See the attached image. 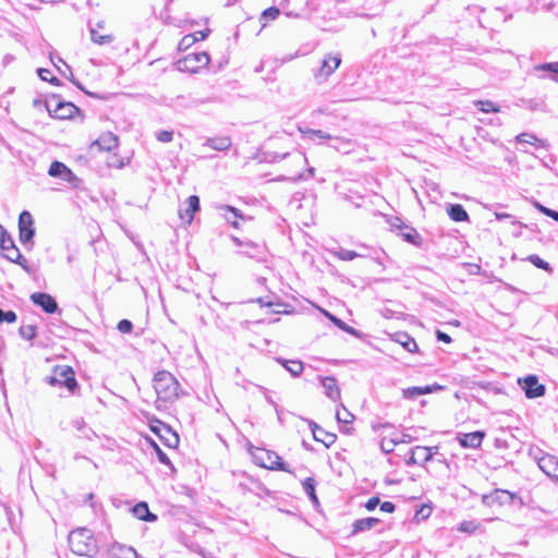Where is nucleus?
<instances>
[{
  "instance_id": "obj_1",
  "label": "nucleus",
  "mask_w": 558,
  "mask_h": 558,
  "mask_svg": "<svg viewBox=\"0 0 558 558\" xmlns=\"http://www.w3.org/2000/svg\"><path fill=\"white\" fill-rule=\"evenodd\" d=\"M69 545L71 550L78 556L94 557L98 551L93 532L85 527L76 529L70 533Z\"/></svg>"
},
{
  "instance_id": "obj_2",
  "label": "nucleus",
  "mask_w": 558,
  "mask_h": 558,
  "mask_svg": "<svg viewBox=\"0 0 558 558\" xmlns=\"http://www.w3.org/2000/svg\"><path fill=\"white\" fill-rule=\"evenodd\" d=\"M154 389L159 401L173 402L179 397L180 385L171 373L159 371L154 376Z\"/></svg>"
},
{
  "instance_id": "obj_3",
  "label": "nucleus",
  "mask_w": 558,
  "mask_h": 558,
  "mask_svg": "<svg viewBox=\"0 0 558 558\" xmlns=\"http://www.w3.org/2000/svg\"><path fill=\"white\" fill-rule=\"evenodd\" d=\"M248 451L256 465L268 470L291 473L289 466L282 462L281 457L276 452L253 446L248 448Z\"/></svg>"
},
{
  "instance_id": "obj_4",
  "label": "nucleus",
  "mask_w": 558,
  "mask_h": 558,
  "mask_svg": "<svg viewBox=\"0 0 558 558\" xmlns=\"http://www.w3.org/2000/svg\"><path fill=\"white\" fill-rule=\"evenodd\" d=\"M45 381L53 387H65L71 393L77 388L75 373L71 366L58 365L53 368L52 374L47 376Z\"/></svg>"
},
{
  "instance_id": "obj_5",
  "label": "nucleus",
  "mask_w": 558,
  "mask_h": 558,
  "mask_svg": "<svg viewBox=\"0 0 558 558\" xmlns=\"http://www.w3.org/2000/svg\"><path fill=\"white\" fill-rule=\"evenodd\" d=\"M0 248L7 259L22 266L29 272L27 259L21 254L12 236L2 226H0Z\"/></svg>"
},
{
  "instance_id": "obj_6",
  "label": "nucleus",
  "mask_w": 558,
  "mask_h": 558,
  "mask_svg": "<svg viewBox=\"0 0 558 558\" xmlns=\"http://www.w3.org/2000/svg\"><path fill=\"white\" fill-rule=\"evenodd\" d=\"M19 232L20 241L23 245H33V238L35 235L34 220L31 213L26 210L20 214Z\"/></svg>"
},
{
  "instance_id": "obj_7",
  "label": "nucleus",
  "mask_w": 558,
  "mask_h": 558,
  "mask_svg": "<svg viewBox=\"0 0 558 558\" xmlns=\"http://www.w3.org/2000/svg\"><path fill=\"white\" fill-rule=\"evenodd\" d=\"M341 64V57L339 54H327L322 62L319 69L314 73L316 81L320 84L326 82L327 78L339 68Z\"/></svg>"
},
{
  "instance_id": "obj_8",
  "label": "nucleus",
  "mask_w": 558,
  "mask_h": 558,
  "mask_svg": "<svg viewBox=\"0 0 558 558\" xmlns=\"http://www.w3.org/2000/svg\"><path fill=\"white\" fill-rule=\"evenodd\" d=\"M49 113L57 119H70L77 111V107L72 102H62L57 99H51L47 102Z\"/></svg>"
},
{
  "instance_id": "obj_9",
  "label": "nucleus",
  "mask_w": 558,
  "mask_h": 558,
  "mask_svg": "<svg viewBox=\"0 0 558 558\" xmlns=\"http://www.w3.org/2000/svg\"><path fill=\"white\" fill-rule=\"evenodd\" d=\"M209 60L207 52L190 53L182 61H179L178 65L180 70L196 72L197 69L206 66Z\"/></svg>"
},
{
  "instance_id": "obj_10",
  "label": "nucleus",
  "mask_w": 558,
  "mask_h": 558,
  "mask_svg": "<svg viewBox=\"0 0 558 558\" xmlns=\"http://www.w3.org/2000/svg\"><path fill=\"white\" fill-rule=\"evenodd\" d=\"M48 174L52 178H59L72 186H76L78 182L74 172L61 161H53L49 167Z\"/></svg>"
},
{
  "instance_id": "obj_11",
  "label": "nucleus",
  "mask_w": 558,
  "mask_h": 558,
  "mask_svg": "<svg viewBox=\"0 0 558 558\" xmlns=\"http://www.w3.org/2000/svg\"><path fill=\"white\" fill-rule=\"evenodd\" d=\"M514 494L506 489H495L490 494L483 495L482 502L486 506H504L512 504Z\"/></svg>"
},
{
  "instance_id": "obj_12",
  "label": "nucleus",
  "mask_w": 558,
  "mask_h": 558,
  "mask_svg": "<svg viewBox=\"0 0 558 558\" xmlns=\"http://www.w3.org/2000/svg\"><path fill=\"white\" fill-rule=\"evenodd\" d=\"M519 384L529 399L538 398L545 393V386L538 383L535 375L526 376L523 380H519Z\"/></svg>"
},
{
  "instance_id": "obj_13",
  "label": "nucleus",
  "mask_w": 558,
  "mask_h": 558,
  "mask_svg": "<svg viewBox=\"0 0 558 558\" xmlns=\"http://www.w3.org/2000/svg\"><path fill=\"white\" fill-rule=\"evenodd\" d=\"M151 430L159 436L161 441L169 448H177L179 445L178 434L170 426L159 422L158 425L151 426Z\"/></svg>"
},
{
  "instance_id": "obj_14",
  "label": "nucleus",
  "mask_w": 558,
  "mask_h": 558,
  "mask_svg": "<svg viewBox=\"0 0 558 558\" xmlns=\"http://www.w3.org/2000/svg\"><path fill=\"white\" fill-rule=\"evenodd\" d=\"M31 300L48 314H53L58 311L57 301L48 293L35 292L31 295Z\"/></svg>"
},
{
  "instance_id": "obj_15",
  "label": "nucleus",
  "mask_w": 558,
  "mask_h": 558,
  "mask_svg": "<svg viewBox=\"0 0 558 558\" xmlns=\"http://www.w3.org/2000/svg\"><path fill=\"white\" fill-rule=\"evenodd\" d=\"M539 469L549 477L558 482V458L551 454H544L537 461Z\"/></svg>"
},
{
  "instance_id": "obj_16",
  "label": "nucleus",
  "mask_w": 558,
  "mask_h": 558,
  "mask_svg": "<svg viewBox=\"0 0 558 558\" xmlns=\"http://www.w3.org/2000/svg\"><path fill=\"white\" fill-rule=\"evenodd\" d=\"M484 438L485 433L481 430L458 435V441L463 448L476 449L481 447Z\"/></svg>"
},
{
  "instance_id": "obj_17",
  "label": "nucleus",
  "mask_w": 558,
  "mask_h": 558,
  "mask_svg": "<svg viewBox=\"0 0 558 558\" xmlns=\"http://www.w3.org/2000/svg\"><path fill=\"white\" fill-rule=\"evenodd\" d=\"M187 206L185 208L179 209V216L181 219L185 220L187 223H191L194 214L199 210V198L196 195H191L187 201Z\"/></svg>"
},
{
  "instance_id": "obj_18",
  "label": "nucleus",
  "mask_w": 558,
  "mask_h": 558,
  "mask_svg": "<svg viewBox=\"0 0 558 558\" xmlns=\"http://www.w3.org/2000/svg\"><path fill=\"white\" fill-rule=\"evenodd\" d=\"M217 209L227 222L231 223L234 228H239L238 220L243 219V215L240 209L229 205H219L217 206Z\"/></svg>"
},
{
  "instance_id": "obj_19",
  "label": "nucleus",
  "mask_w": 558,
  "mask_h": 558,
  "mask_svg": "<svg viewBox=\"0 0 558 558\" xmlns=\"http://www.w3.org/2000/svg\"><path fill=\"white\" fill-rule=\"evenodd\" d=\"M441 389L439 385H427L423 387H410L402 390V397L404 399H415L418 396L432 393Z\"/></svg>"
},
{
  "instance_id": "obj_20",
  "label": "nucleus",
  "mask_w": 558,
  "mask_h": 558,
  "mask_svg": "<svg viewBox=\"0 0 558 558\" xmlns=\"http://www.w3.org/2000/svg\"><path fill=\"white\" fill-rule=\"evenodd\" d=\"M109 553L111 558H137V553L133 547L119 543L113 544Z\"/></svg>"
},
{
  "instance_id": "obj_21",
  "label": "nucleus",
  "mask_w": 558,
  "mask_h": 558,
  "mask_svg": "<svg viewBox=\"0 0 558 558\" xmlns=\"http://www.w3.org/2000/svg\"><path fill=\"white\" fill-rule=\"evenodd\" d=\"M311 429H312L314 439L316 441L323 442L326 447H330L336 441L335 434L324 430L315 423H311Z\"/></svg>"
},
{
  "instance_id": "obj_22",
  "label": "nucleus",
  "mask_w": 558,
  "mask_h": 558,
  "mask_svg": "<svg viewBox=\"0 0 558 558\" xmlns=\"http://www.w3.org/2000/svg\"><path fill=\"white\" fill-rule=\"evenodd\" d=\"M299 132L306 140L317 141L318 144H323L324 141L331 140L332 136L329 133H326L322 130H313L310 128L299 126Z\"/></svg>"
},
{
  "instance_id": "obj_23",
  "label": "nucleus",
  "mask_w": 558,
  "mask_h": 558,
  "mask_svg": "<svg viewBox=\"0 0 558 558\" xmlns=\"http://www.w3.org/2000/svg\"><path fill=\"white\" fill-rule=\"evenodd\" d=\"M98 146L100 150L110 151L118 146V137L113 133H105L93 144Z\"/></svg>"
},
{
  "instance_id": "obj_24",
  "label": "nucleus",
  "mask_w": 558,
  "mask_h": 558,
  "mask_svg": "<svg viewBox=\"0 0 558 558\" xmlns=\"http://www.w3.org/2000/svg\"><path fill=\"white\" fill-rule=\"evenodd\" d=\"M322 386L324 388L325 395L329 399L336 401L340 398V389L335 377L322 378Z\"/></svg>"
},
{
  "instance_id": "obj_25",
  "label": "nucleus",
  "mask_w": 558,
  "mask_h": 558,
  "mask_svg": "<svg viewBox=\"0 0 558 558\" xmlns=\"http://www.w3.org/2000/svg\"><path fill=\"white\" fill-rule=\"evenodd\" d=\"M275 361L282 365L293 377L300 376L304 369V364L300 360L276 357Z\"/></svg>"
},
{
  "instance_id": "obj_26",
  "label": "nucleus",
  "mask_w": 558,
  "mask_h": 558,
  "mask_svg": "<svg viewBox=\"0 0 558 558\" xmlns=\"http://www.w3.org/2000/svg\"><path fill=\"white\" fill-rule=\"evenodd\" d=\"M378 523H379V520L376 518H363V519L355 520L352 523V533L351 534L355 535V534H359V533H362L365 531H369L374 526H376Z\"/></svg>"
},
{
  "instance_id": "obj_27",
  "label": "nucleus",
  "mask_w": 558,
  "mask_h": 558,
  "mask_svg": "<svg viewBox=\"0 0 558 558\" xmlns=\"http://www.w3.org/2000/svg\"><path fill=\"white\" fill-rule=\"evenodd\" d=\"M206 146H209L210 148L223 151L230 148L231 146V138L229 136H218V137H210L207 138L205 142Z\"/></svg>"
},
{
  "instance_id": "obj_28",
  "label": "nucleus",
  "mask_w": 558,
  "mask_h": 558,
  "mask_svg": "<svg viewBox=\"0 0 558 558\" xmlns=\"http://www.w3.org/2000/svg\"><path fill=\"white\" fill-rule=\"evenodd\" d=\"M448 216L451 220L461 222V221H468L469 215L466 210L463 208L460 204H451L447 208Z\"/></svg>"
},
{
  "instance_id": "obj_29",
  "label": "nucleus",
  "mask_w": 558,
  "mask_h": 558,
  "mask_svg": "<svg viewBox=\"0 0 558 558\" xmlns=\"http://www.w3.org/2000/svg\"><path fill=\"white\" fill-rule=\"evenodd\" d=\"M132 511L137 519L143 521L151 522L157 519V517L149 511L146 502L135 505L132 508Z\"/></svg>"
},
{
  "instance_id": "obj_30",
  "label": "nucleus",
  "mask_w": 558,
  "mask_h": 558,
  "mask_svg": "<svg viewBox=\"0 0 558 558\" xmlns=\"http://www.w3.org/2000/svg\"><path fill=\"white\" fill-rule=\"evenodd\" d=\"M330 147L339 153L348 154L353 149V142L349 138L332 136Z\"/></svg>"
},
{
  "instance_id": "obj_31",
  "label": "nucleus",
  "mask_w": 558,
  "mask_h": 558,
  "mask_svg": "<svg viewBox=\"0 0 558 558\" xmlns=\"http://www.w3.org/2000/svg\"><path fill=\"white\" fill-rule=\"evenodd\" d=\"M89 32H90L92 41L97 45H100V46L107 45V44H111L114 40L113 35H111V34L101 35V34H99L98 29L94 26H90Z\"/></svg>"
},
{
  "instance_id": "obj_32",
  "label": "nucleus",
  "mask_w": 558,
  "mask_h": 558,
  "mask_svg": "<svg viewBox=\"0 0 558 558\" xmlns=\"http://www.w3.org/2000/svg\"><path fill=\"white\" fill-rule=\"evenodd\" d=\"M324 315L330 320L339 329L350 333V335H353V336H357L359 332L356 329H354L353 327L347 325L343 320H341L340 318L336 317L335 315L330 314L329 312L327 311H323Z\"/></svg>"
},
{
  "instance_id": "obj_33",
  "label": "nucleus",
  "mask_w": 558,
  "mask_h": 558,
  "mask_svg": "<svg viewBox=\"0 0 558 558\" xmlns=\"http://www.w3.org/2000/svg\"><path fill=\"white\" fill-rule=\"evenodd\" d=\"M397 341L409 352L417 351L416 341L408 333H398Z\"/></svg>"
},
{
  "instance_id": "obj_34",
  "label": "nucleus",
  "mask_w": 558,
  "mask_h": 558,
  "mask_svg": "<svg viewBox=\"0 0 558 558\" xmlns=\"http://www.w3.org/2000/svg\"><path fill=\"white\" fill-rule=\"evenodd\" d=\"M397 445L398 440L395 433L391 436H384L380 441V448L385 453L392 452Z\"/></svg>"
},
{
  "instance_id": "obj_35",
  "label": "nucleus",
  "mask_w": 558,
  "mask_h": 558,
  "mask_svg": "<svg viewBox=\"0 0 558 558\" xmlns=\"http://www.w3.org/2000/svg\"><path fill=\"white\" fill-rule=\"evenodd\" d=\"M474 106L483 112H499V107L490 100H476Z\"/></svg>"
},
{
  "instance_id": "obj_36",
  "label": "nucleus",
  "mask_w": 558,
  "mask_h": 558,
  "mask_svg": "<svg viewBox=\"0 0 558 558\" xmlns=\"http://www.w3.org/2000/svg\"><path fill=\"white\" fill-rule=\"evenodd\" d=\"M303 489L305 494L308 496V498L314 502L318 504L317 496L315 494V481L312 477L306 478L303 482Z\"/></svg>"
},
{
  "instance_id": "obj_37",
  "label": "nucleus",
  "mask_w": 558,
  "mask_h": 558,
  "mask_svg": "<svg viewBox=\"0 0 558 558\" xmlns=\"http://www.w3.org/2000/svg\"><path fill=\"white\" fill-rule=\"evenodd\" d=\"M518 143H526L534 146H543V141L530 133H521L517 136Z\"/></svg>"
},
{
  "instance_id": "obj_38",
  "label": "nucleus",
  "mask_w": 558,
  "mask_h": 558,
  "mask_svg": "<svg viewBox=\"0 0 558 558\" xmlns=\"http://www.w3.org/2000/svg\"><path fill=\"white\" fill-rule=\"evenodd\" d=\"M527 260L531 262L535 267L539 268V269H543L545 271H547L548 274H551L553 272V268L550 267V265L545 262L544 259H542L538 255H530L527 257Z\"/></svg>"
},
{
  "instance_id": "obj_39",
  "label": "nucleus",
  "mask_w": 558,
  "mask_h": 558,
  "mask_svg": "<svg viewBox=\"0 0 558 558\" xmlns=\"http://www.w3.org/2000/svg\"><path fill=\"white\" fill-rule=\"evenodd\" d=\"M413 456H416L418 459V464H424L428 461H430V456L426 447L424 446H416L413 448Z\"/></svg>"
},
{
  "instance_id": "obj_40",
  "label": "nucleus",
  "mask_w": 558,
  "mask_h": 558,
  "mask_svg": "<svg viewBox=\"0 0 558 558\" xmlns=\"http://www.w3.org/2000/svg\"><path fill=\"white\" fill-rule=\"evenodd\" d=\"M536 71H547L551 73V78L558 80V62L555 63H543L535 66Z\"/></svg>"
},
{
  "instance_id": "obj_41",
  "label": "nucleus",
  "mask_w": 558,
  "mask_h": 558,
  "mask_svg": "<svg viewBox=\"0 0 558 558\" xmlns=\"http://www.w3.org/2000/svg\"><path fill=\"white\" fill-rule=\"evenodd\" d=\"M20 336L25 340H33L36 337V327L34 325H24L20 327Z\"/></svg>"
},
{
  "instance_id": "obj_42",
  "label": "nucleus",
  "mask_w": 558,
  "mask_h": 558,
  "mask_svg": "<svg viewBox=\"0 0 558 558\" xmlns=\"http://www.w3.org/2000/svg\"><path fill=\"white\" fill-rule=\"evenodd\" d=\"M534 207L542 214H544L545 216L554 219L555 221H558V211L556 210H553L548 207H545L544 205H542L541 203L538 202H534Z\"/></svg>"
},
{
  "instance_id": "obj_43",
  "label": "nucleus",
  "mask_w": 558,
  "mask_h": 558,
  "mask_svg": "<svg viewBox=\"0 0 558 558\" xmlns=\"http://www.w3.org/2000/svg\"><path fill=\"white\" fill-rule=\"evenodd\" d=\"M280 14V10L276 7H270L263 11L260 20L265 21H274L276 20Z\"/></svg>"
},
{
  "instance_id": "obj_44",
  "label": "nucleus",
  "mask_w": 558,
  "mask_h": 558,
  "mask_svg": "<svg viewBox=\"0 0 558 558\" xmlns=\"http://www.w3.org/2000/svg\"><path fill=\"white\" fill-rule=\"evenodd\" d=\"M335 255L341 260H353L360 256L356 252L344 248H340Z\"/></svg>"
},
{
  "instance_id": "obj_45",
  "label": "nucleus",
  "mask_w": 558,
  "mask_h": 558,
  "mask_svg": "<svg viewBox=\"0 0 558 558\" xmlns=\"http://www.w3.org/2000/svg\"><path fill=\"white\" fill-rule=\"evenodd\" d=\"M17 319V316L15 314V312L13 311H3L0 308V324L2 323H9V324H12V323H15Z\"/></svg>"
},
{
  "instance_id": "obj_46",
  "label": "nucleus",
  "mask_w": 558,
  "mask_h": 558,
  "mask_svg": "<svg viewBox=\"0 0 558 558\" xmlns=\"http://www.w3.org/2000/svg\"><path fill=\"white\" fill-rule=\"evenodd\" d=\"M336 417L338 422L345 424L351 423L353 420V415L345 408H342L341 411H337Z\"/></svg>"
},
{
  "instance_id": "obj_47",
  "label": "nucleus",
  "mask_w": 558,
  "mask_h": 558,
  "mask_svg": "<svg viewBox=\"0 0 558 558\" xmlns=\"http://www.w3.org/2000/svg\"><path fill=\"white\" fill-rule=\"evenodd\" d=\"M196 41H198V38L196 37V35H192V34L185 35L181 39V41L179 44V48L180 49H186V48H189L190 46H192Z\"/></svg>"
},
{
  "instance_id": "obj_48",
  "label": "nucleus",
  "mask_w": 558,
  "mask_h": 558,
  "mask_svg": "<svg viewBox=\"0 0 558 558\" xmlns=\"http://www.w3.org/2000/svg\"><path fill=\"white\" fill-rule=\"evenodd\" d=\"M118 330L122 333H129L132 331L133 329V324L131 320L129 319H122L118 323V326H117Z\"/></svg>"
},
{
  "instance_id": "obj_49",
  "label": "nucleus",
  "mask_w": 558,
  "mask_h": 558,
  "mask_svg": "<svg viewBox=\"0 0 558 558\" xmlns=\"http://www.w3.org/2000/svg\"><path fill=\"white\" fill-rule=\"evenodd\" d=\"M156 137L161 143H169L173 140V132L163 130V131L158 132Z\"/></svg>"
},
{
  "instance_id": "obj_50",
  "label": "nucleus",
  "mask_w": 558,
  "mask_h": 558,
  "mask_svg": "<svg viewBox=\"0 0 558 558\" xmlns=\"http://www.w3.org/2000/svg\"><path fill=\"white\" fill-rule=\"evenodd\" d=\"M402 238L404 241L417 245L416 239L418 238V234L415 230L411 229L408 232L402 233Z\"/></svg>"
},
{
  "instance_id": "obj_51",
  "label": "nucleus",
  "mask_w": 558,
  "mask_h": 558,
  "mask_svg": "<svg viewBox=\"0 0 558 558\" xmlns=\"http://www.w3.org/2000/svg\"><path fill=\"white\" fill-rule=\"evenodd\" d=\"M153 446L157 453L159 462L162 464L169 465L170 460H169L168 456L157 446V444L153 442Z\"/></svg>"
},
{
  "instance_id": "obj_52",
  "label": "nucleus",
  "mask_w": 558,
  "mask_h": 558,
  "mask_svg": "<svg viewBox=\"0 0 558 558\" xmlns=\"http://www.w3.org/2000/svg\"><path fill=\"white\" fill-rule=\"evenodd\" d=\"M476 529V524L474 522H471V521H463L461 522L460 526H459V531L461 532H473L475 531Z\"/></svg>"
},
{
  "instance_id": "obj_53",
  "label": "nucleus",
  "mask_w": 558,
  "mask_h": 558,
  "mask_svg": "<svg viewBox=\"0 0 558 558\" xmlns=\"http://www.w3.org/2000/svg\"><path fill=\"white\" fill-rule=\"evenodd\" d=\"M380 504V500L378 497H372L367 500V502L365 504V508L368 510V511H373L375 510V508Z\"/></svg>"
},
{
  "instance_id": "obj_54",
  "label": "nucleus",
  "mask_w": 558,
  "mask_h": 558,
  "mask_svg": "<svg viewBox=\"0 0 558 558\" xmlns=\"http://www.w3.org/2000/svg\"><path fill=\"white\" fill-rule=\"evenodd\" d=\"M397 437L398 444H410L412 441V437L404 433H395Z\"/></svg>"
},
{
  "instance_id": "obj_55",
  "label": "nucleus",
  "mask_w": 558,
  "mask_h": 558,
  "mask_svg": "<svg viewBox=\"0 0 558 558\" xmlns=\"http://www.w3.org/2000/svg\"><path fill=\"white\" fill-rule=\"evenodd\" d=\"M380 510L383 512L392 513L396 510V506L391 501H384L380 504Z\"/></svg>"
},
{
  "instance_id": "obj_56",
  "label": "nucleus",
  "mask_w": 558,
  "mask_h": 558,
  "mask_svg": "<svg viewBox=\"0 0 558 558\" xmlns=\"http://www.w3.org/2000/svg\"><path fill=\"white\" fill-rule=\"evenodd\" d=\"M293 161L298 165V166H304L307 163V158L304 154L302 153H296L295 155H293Z\"/></svg>"
},
{
  "instance_id": "obj_57",
  "label": "nucleus",
  "mask_w": 558,
  "mask_h": 558,
  "mask_svg": "<svg viewBox=\"0 0 558 558\" xmlns=\"http://www.w3.org/2000/svg\"><path fill=\"white\" fill-rule=\"evenodd\" d=\"M436 338L438 341H442L445 343H450L452 341V339L449 335H447L446 332H442L440 330L436 331Z\"/></svg>"
},
{
  "instance_id": "obj_58",
  "label": "nucleus",
  "mask_w": 558,
  "mask_h": 558,
  "mask_svg": "<svg viewBox=\"0 0 558 558\" xmlns=\"http://www.w3.org/2000/svg\"><path fill=\"white\" fill-rule=\"evenodd\" d=\"M50 74H51L50 71L47 69H38V75L43 81L48 82L49 77H51Z\"/></svg>"
},
{
  "instance_id": "obj_59",
  "label": "nucleus",
  "mask_w": 558,
  "mask_h": 558,
  "mask_svg": "<svg viewBox=\"0 0 558 558\" xmlns=\"http://www.w3.org/2000/svg\"><path fill=\"white\" fill-rule=\"evenodd\" d=\"M208 34H209V29H205V31L195 32L193 35H196L198 40H204L208 36Z\"/></svg>"
},
{
  "instance_id": "obj_60",
  "label": "nucleus",
  "mask_w": 558,
  "mask_h": 558,
  "mask_svg": "<svg viewBox=\"0 0 558 558\" xmlns=\"http://www.w3.org/2000/svg\"><path fill=\"white\" fill-rule=\"evenodd\" d=\"M407 464H418V459L416 458V456H413V449H411V454L407 460Z\"/></svg>"
},
{
  "instance_id": "obj_61",
  "label": "nucleus",
  "mask_w": 558,
  "mask_h": 558,
  "mask_svg": "<svg viewBox=\"0 0 558 558\" xmlns=\"http://www.w3.org/2000/svg\"><path fill=\"white\" fill-rule=\"evenodd\" d=\"M495 217H496V219H498V220L512 218V216H511V215L506 214V213H495Z\"/></svg>"
},
{
  "instance_id": "obj_62",
  "label": "nucleus",
  "mask_w": 558,
  "mask_h": 558,
  "mask_svg": "<svg viewBox=\"0 0 558 558\" xmlns=\"http://www.w3.org/2000/svg\"><path fill=\"white\" fill-rule=\"evenodd\" d=\"M50 59H51V62L58 68L59 71H60V68L58 66L57 63H63L69 69V66L64 63V61L60 57H58L57 60H54L53 56L51 54Z\"/></svg>"
},
{
  "instance_id": "obj_63",
  "label": "nucleus",
  "mask_w": 558,
  "mask_h": 558,
  "mask_svg": "<svg viewBox=\"0 0 558 558\" xmlns=\"http://www.w3.org/2000/svg\"><path fill=\"white\" fill-rule=\"evenodd\" d=\"M426 449L428 450L430 459H432L434 454L438 453L439 447H437V446L426 447Z\"/></svg>"
},
{
  "instance_id": "obj_64",
  "label": "nucleus",
  "mask_w": 558,
  "mask_h": 558,
  "mask_svg": "<svg viewBox=\"0 0 558 558\" xmlns=\"http://www.w3.org/2000/svg\"><path fill=\"white\" fill-rule=\"evenodd\" d=\"M48 82L57 86L60 85V81L54 76L49 77Z\"/></svg>"
}]
</instances>
